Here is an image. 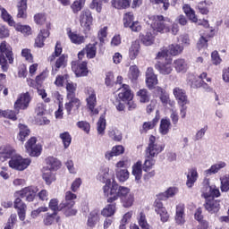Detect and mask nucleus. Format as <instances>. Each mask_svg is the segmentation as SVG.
<instances>
[{"label":"nucleus","instance_id":"obj_37","mask_svg":"<svg viewBox=\"0 0 229 229\" xmlns=\"http://www.w3.org/2000/svg\"><path fill=\"white\" fill-rule=\"evenodd\" d=\"M111 6L115 10H128L131 6V0H112Z\"/></svg>","mask_w":229,"mask_h":229},{"label":"nucleus","instance_id":"obj_28","mask_svg":"<svg viewBox=\"0 0 229 229\" xmlns=\"http://www.w3.org/2000/svg\"><path fill=\"white\" fill-rule=\"evenodd\" d=\"M120 92L118 93V98L121 101H130V99H133V94L131 93V89H130V85L123 84L119 89Z\"/></svg>","mask_w":229,"mask_h":229},{"label":"nucleus","instance_id":"obj_3","mask_svg":"<svg viewBox=\"0 0 229 229\" xmlns=\"http://www.w3.org/2000/svg\"><path fill=\"white\" fill-rule=\"evenodd\" d=\"M15 57L13 55V48L4 40L0 43V67L3 72H8L10 65H13Z\"/></svg>","mask_w":229,"mask_h":229},{"label":"nucleus","instance_id":"obj_38","mask_svg":"<svg viewBox=\"0 0 229 229\" xmlns=\"http://www.w3.org/2000/svg\"><path fill=\"white\" fill-rule=\"evenodd\" d=\"M206 189H208L209 192H204L202 194L205 199H214V198H219V196H221V191H219V188L216 186L212 187L210 185H207Z\"/></svg>","mask_w":229,"mask_h":229},{"label":"nucleus","instance_id":"obj_49","mask_svg":"<svg viewBox=\"0 0 229 229\" xmlns=\"http://www.w3.org/2000/svg\"><path fill=\"white\" fill-rule=\"evenodd\" d=\"M140 76V70H139V66L135 64L130 66L129 72H128L129 80H131V81L134 83V81H137V80H139Z\"/></svg>","mask_w":229,"mask_h":229},{"label":"nucleus","instance_id":"obj_5","mask_svg":"<svg viewBox=\"0 0 229 229\" xmlns=\"http://www.w3.org/2000/svg\"><path fill=\"white\" fill-rule=\"evenodd\" d=\"M94 18L92 17V12L89 9H84L81 11L80 14V23L81 26L84 29L83 33L87 38L89 33H90V30H92V22Z\"/></svg>","mask_w":229,"mask_h":229},{"label":"nucleus","instance_id":"obj_44","mask_svg":"<svg viewBox=\"0 0 229 229\" xmlns=\"http://www.w3.org/2000/svg\"><path fill=\"white\" fill-rule=\"evenodd\" d=\"M66 98L67 99L71 98H76V90L78 89V84L72 82V81H66Z\"/></svg>","mask_w":229,"mask_h":229},{"label":"nucleus","instance_id":"obj_2","mask_svg":"<svg viewBox=\"0 0 229 229\" xmlns=\"http://www.w3.org/2000/svg\"><path fill=\"white\" fill-rule=\"evenodd\" d=\"M111 192V195L113 196V198H111V201H117V199L120 198L124 208L133 207V203L135 202V195L131 193L130 188L121 186L119 183L115 182V181H113Z\"/></svg>","mask_w":229,"mask_h":229},{"label":"nucleus","instance_id":"obj_33","mask_svg":"<svg viewBox=\"0 0 229 229\" xmlns=\"http://www.w3.org/2000/svg\"><path fill=\"white\" fill-rule=\"evenodd\" d=\"M176 72L185 73L189 70V64L183 58H177L173 62Z\"/></svg>","mask_w":229,"mask_h":229},{"label":"nucleus","instance_id":"obj_46","mask_svg":"<svg viewBox=\"0 0 229 229\" xmlns=\"http://www.w3.org/2000/svg\"><path fill=\"white\" fill-rule=\"evenodd\" d=\"M42 179L46 185H51L53 182H56V174L53 173L52 170L46 169L42 174Z\"/></svg>","mask_w":229,"mask_h":229},{"label":"nucleus","instance_id":"obj_42","mask_svg":"<svg viewBox=\"0 0 229 229\" xmlns=\"http://www.w3.org/2000/svg\"><path fill=\"white\" fill-rule=\"evenodd\" d=\"M47 165L49 166L50 171H58L62 167V162L58 158L54 157H48L46 158Z\"/></svg>","mask_w":229,"mask_h":229},{"label":"nucleus","instance_id":"obj_51","mask_svg":"<svg viewBox=\"0 0 229 229\" xmlns=\"http://www.w3.org/2000/svg\"><path fill=\"white\" fill-rule=\"evenodd\" d=\"M13 27H14V29L19 31L20 33H22V35H24V37H30V35H31L32 31H31V27L30 25H22L21 23H14L13 25Z\"/></svg>","mask_w":229,"mask_h":229},{"label":"nucleus","instance_id":"obj_45","mask_svg":"<svg viewBox=\"0 0 229 229\" xmlns=\"http://www.w3.org/2000/svg\"><path fill=\"white\" fill-rule=\"evenodd\" d=\"M21 114V111L17 110H1L0 109V116L4 117L5 119H10L11 121H17V115Z\"/></svg>","mask_w":229,"mask_h":229},{"label":"nucleus","instance_id":"obj_23","mask_svg":"<svg viewBox=\"0 0 229 229\" xmlns=\"http://www.w3.org/2000/svg\"><path fill=\"white\" fill-rule=\"evenodd\" d=\"M17 19H28V0H18L17 5Z\"/></svg>","mask_w":229,"mask_h":229},{"label":"nucleus","instance_id":"obj_58","mask_svg":"<svg viewBox=\"0 0 229 229\" xmlns=\"http://www.w3.org/2000/svg\"><path fill=\"white\" fill-rule=\"evenodd\" d=\"M1 18L4 22H7L10 26H13L15 24V21H13V18L10 13H8V11L4 7H1Z\"/></svg>","mask_w":229,"mask_h":229},{"label":"nucleus","instance_id":"obj_41","mask_svg":"<svg viewBox=\"0 0 229 229\" xmlns=\"http://www.w3.org/2000/svg\"><path fill=\"white\" fill-rule=\"evenodd\" d=\"M182 11L185 13L186 17H188V19L191 21V22H198V16L196 15V11H194V9L191 7V4H183Z\"/></svg>","mask_w":229,"mask_h":229},{"label":"nucleus","instance_id":"obj_10","mask_svg":"<svg viewBox=\"0 0 229 229\" xmlns=\"http://www.w3.org/2000/svg\"><path fill=\"white\" fill-rule=\"evenodd\" d=\"M154 67L156 71H158L159 74L167 76L173 72V58L159 60L155 64Z\"/></svg>","mask_w":229,"mask_h":229},{"label":"nucleus","instance_id":"obj_35","mask_svg":"<svg viewBox=\"0 0 229 229\" xmlns=\"http://www.w3.org/2000/svg\"><path fill=\"white\" fill-rule=\"evenodd\" d=\"M142 161L138 160L133 165H132V174L137 182V183H140V180H142Z\"/></svg>","mask_w":229,"mask_h":229},{"label":"nucleus","instance_id":"obj_57","mask_svg":"<svg viewBox=\"0 0 229 229\" xmlns=\"http://www.w3.org/2000/svg\"><path fill=\"white\" fill-rule=\"evenodd\" d=\"M97 130L99 135H105V130H106V119H105V114L99 117L97 123Z\"/></svg>","mask_w":229,"mask_h":229},{"label":"nucleus","instance_id":"obj_7","mask_svg":"<svg viewBox=\"0 0 229 229\" xmlns=\"http://www.w3.org/2000/svg\"><path fill=\"white\" fill-rule=\"evenodd\" d=\"M37 137H30L25 143L26 153L30 157H40L42 155V145L37 143Z\"/></svg>","mask_w":229,"mask_h":229},{"label":"nucleus","instance_id":"obj_32","mask_svg":"<svg viewBox=\"0 0 229 229\" xmlns=\"http://www.w3.org/2000/svg\"><path fill=\"white\" fill-rule=\"evenodd\" d=\"M18 128H19V133L17 136L18 140H20V142H22V143L26 142V139H28V137H30L31 133V130H30V127H28V125L24 123H19Z\"/></svg>","mask_w":229,"mask_h":229},{"label":"nucleus","instance_id":"obj_36","mask_svg":"<svg viewBox=\"0 0 229 229\" xmlns=\"http://www.w3.org/2000/svg\"><path fill=\"white\" fill-rule=\"evenodd\" d=\"M140 53V43L139 40H134L129 48V58L130 60H135Z\"/></svg>","mask_w":229,"mask_h":229},{"label":"nucleus","instance_id":"obj_63","mask_svg":"<svg viewBox=\"0 0 229 229\" xmlns=\"http://www.w3.org/2000/svg\"><path fill=\"white\" fill-rule=\"evenodd\" d=\"M83 6H85V2H83L82 0H75L72 4L71 8L73 13H80V12L83 10Z\"/></svg>","mask_w":229,"mask_h":229},{"label":"nucleus","instance_id":"obj_50","mask_svg":"<svg viewBox=\"0 0 229 229\" xmlns=\"http://www.w3.org/2000/svg\"><path fill=\"white\" fill-rule=\"evenodd\" d=\"M208 6H210L208 1L203 0L198 3L196 10H198L201 15H208V13H210V9H208Z\"/></svg>","mask_w":229,"mask_h":229},{"label":"nucleus","instance_id":"obj_39","mask_svg":"<svg viewBox=\"0 0 229 229\" xmlns=\"http://www.w3.org/2000/svg\"><path fill=\"white\" fill-rule=\"evenodd\" d=\"M67 35L72 44H76L77 46L85 44V37L80 34H77L76 32H72L71 29H69V30L67 31Z\"/></svg>","mask_w":229,"mask_h":229},{"label":"nucleus","instance_id":"obj_12","mask_svg":"<svg viewBox=\"0 0 229 229\" xmlns=\"http://www.w3.org/2000/svg\"><path fill=\"white\" fill-rule=\"evenodd\" d=\"M30 103H31V95L30 92L21 93L18 96V98L14 102L13 108L16 112L21 110H28L30 107Z\"/></svg>","mask_w":229,"mask_h":229},{"label":"nucleus","instance_id":"obj_25","mask_svg":"<svg viewBox=\"0 0 229 229\" xmlns=\"http://www.w3.org/2000/svg\"><path fill=\"white\" fill-rule=\"evenodd\" d=\"M204 208H206L209 214H217L219 208H221V204H219V200H216V199H206Z\"/></svg>","mask_w":229,"mask_h":229},{"label":"nucleus","instance_id":"obj_43","mask_svg":"<svg viewBox=\"0 0 229 229\" xmlns=\"http://www.w3.org/2000/svg\"><path fill=\"white\" fill-rule=\"evenodd\" d=\"M157 92L159 96V99L162 105H164V106H166V105H169V103L171 102V98H169V93L161 87L157 88Z\"/></svg>","mask_w":229,"mask_h":229},{"label":"nucleus","instance_id":"obj_17","mask_svg":"<svg viewBox=\"0 0 229 229\" xmlns=\"http://www.w3.org/2000/svg\"><path fill=\"white\" fill-rule=\"evenodd\" d=\"M13 208H15V210H17V215L20 221H25L26 210H28V206L26 205V203H24V201H22V199L17 197L14 199Z\"/></svg>","mask_w":229,"mask_h":229},{"label":"nucleus","instance_id":"obj_31","mask_svg":"<svg viewBox=\"0 0 229 229\" xmlns=\"http://www.w3.org/2000/svg\"><path fill=\"white\" fill-rule=\"evenodd\" d=\"M175 223L185 225V204H178L175 209Z\"/></svg>","mask_w":229,"mask_h":229},{"label":"nucleus","instance_id":"obj_19","mask_svg":"<svg viewBox=\"0 0 229 229\" xmlns=\"http://www.w3.org/2000/svg\"><path fill=\"white\" fill-rule=\"evenodd\" d=\"M173 94L178 105H189L190 101L189 98L187 97V91H185V89L180 87H175L173 89Z\"/></svg>","mask_w":229,"mask_h":229},{"label":"nucleus","instance_id":"obj_20","mask_svg":"<svg viewBox=\"0 0 229 229\" xmlns=\"http://www.w3.org/2000/svg\"><path fill=\"white\" fill-rule=\"evenodd\" d=\"M16 194L20 196V198H26V201L31 203V201H35V197L37 196V191L31 186L25 187L21 191H16Z\"/></svg>","mask_w":229,"mask_h":229},{"label":"nucleus","instance_id":"obj_13","mask_svg":"<svg viewBox=\"0 0 229 229\" xmlns=\"http://www.w3.org/2000/svg\"><path fill=\"white\" fill-rule=\"evenodd\" d=\"M51 22L46 23V29L40 30L38 36L35 38V47H44L46 46V39L49 38L51 35Z\"/></svg>","mask_w":229,"mask_h":229},{"label":"nucleus","instance_id":"obj_16","mask_svg":"<svg viewBox=\"0 0 229 229\" xmlns=\"http://www.w3.org/2000/svg\"><path fill=\"white\" fill-rule=\"evenodd\" d=\"M153 208L156 214L159 216L162 223H167V221H169V212H167V208L164 207V203L162 201L155 199Z\"/></svg>","mask_w":229,"mask_h":229},{"label":"nucleus","instance_id":"obj_21","mask_svg":"<svg viewBox=\"0 0 229 229\" xmlns=\"http://www.w3.org/2000/svg\"><path fill=\"white\" fill-rule=\"evenodd\" d=\"M158 121H160V111L157 110L156 116L150 122H144L142 124V128L140 129V133L141 135L143 133H148L149 130H153L157 124H158Z\"/></svg>","mask_w":229,"mask_h":229},{"label":"nucleus","instance_id":"obj_55","mask_svg":"<svg viewBox=\"0 0 229 229\" xmlns=\"http://www.w3.org/2000/svg\"><path fill=\"white\" fill-rule=\"evenodd\" d=\"M225 167H226V163L225 162L212 165L209 169L206 170V174H216V173H219Z\"/></svg>","mask_w":229,"mask_h":229},{"label":"nucleus","instance_id":"obj_14","mask_svg":"<svg viewBox=\"0 0 229 229\" xmlns=\"http://www.w3.org/2000/svg\"><path fill=\"white\" fill-rule=\"evenodd\" d=\"M69 102L64 104V108L68 115L71 114H80V108L81 107V100L80 98L73 97L67 98Z\"/></svg>","mask_w":229,"mask_h":229},{"label":"nucleus","instance_id":"obj_27","mask_svg":"<svg viewBox=\"0 0 229 229\" xmlns=\"http://www.w3.org/2000/svg\"><path fill=\"white\" fill-rule=\"evenodd\" d=\"M178 194V188L169 187L165 192H160L156 195V200L167 201L169 198H174Z\"/></svg>","mask_w":229,"mask_h":229},{"label":"nucleus","instance_id":"obj_62","mask_svg":"<svg viewBox=\"0 0 229 229\" xmlns=\"http://www.w3.org/2000/svg\"><path fill=\"white\" fill-rule=\"evenodd\" d=\"M221 185L220 191L221 192H229V174H225L220 178Z\"/></svg>","mask_w":229,"mask_h":229},{"label":"nucleus","instance_id":"obj_34","mask_svg":"<svg viewBox=\"0 0 229 229\" xmlns=\"http://www.w3.org/2000/svg\"><path fill=\"white\" fill-rule=\"evenodd\" d=\"M124 154V147L123 145H116L112 148L111 151H107L105 154L106 160H112L114 157H119Z\"/></svg>","mask_w":229,"mask_h":229},{"label":"nucleus","instance_id":"obj_26","mask_svg":"<svg viewBox=\"0 0 229 229\" xmlns=\"http://www.w3.org/2000/svg\"><path fill=\"white\" fill-rule=\"evenodd\" d=\"M101 221V216H99V209L95 208L91 210L88 216L87 226L89 228H96V225Z\"/></svg>","mask_w":229,"mask_h":229},{"label":"nucleus","instance_id":"obj_29","mask_svg":"<svg viewBox=\"0 0 229 229\" xmlns=\"http://www.w3.org/2000/svg\"><path fill=\"white\" fill-rule=\"evenodd\" d=\"M67 58H69L67 55L63 54L55 60V63L52 67V74H56L60 69H65L67 67Z\"/></svg>","mask_w":229,"mask_h":229},{"label":"nucleus","instance_id":"obj_8","mask_svg":"<svg viewBox=\"0 0 229 229\" xmlns=\"http://www.w3.org/2000/svg\"><path fill=\"white\" fill-rule=\"evenodd\" d=\"M87 107L94 115H98L99 114V110L96 108L98 106V98H96V91L92 88H88L85 90Z\"/></svg>","mask_w":229,"mask_h":229},{"label":"nucleus","instance_id":"obj_9","mask_svg":"<svg viewBox=\"0 0 229 229\" xmlns=\"http://www.w3.org/2000/svg\"><path fill=\"white\" fill-rule=\"evenodd\" d=\"M31 164V159L23 158L21 156H14L9 160V167L16 171H24Z\"/></svg>","mask_w":229,"mask_h":229},{"label":"nucleus","instance_id":"obj_24","mask_svg":"<svg viewBox=\"0 0 229 229\" xmlns=\"http://www.w3.org/2000/svg\"><path fill=\"white\" fill-rule=\"evenodd\" d=\"M74 205H76V202H62L61 212H63L66 217L76 216V214H78V209L74 208Z\"/></svg>","mask_w":229,"mask_h":229},{"label":"nucleus","instance_id":"obj_53","mask_svg":"<svg viewBox=\"0 0 229 229\" xmlns=\"http://www.w3.org/2000/svg\"><path fill=\"white\" fill-rule=\"evenodd\" d=\"M169 130H171V121L165 118L161 119L159 133H161V135H167V133H169Z\"/></svg>","mask_w":229,"mask_h":229},{"label":"nucleus","instance_id":"obj_52","mask_svg":"<svg viewBox=\"0 0 229 229\" xmlns=\"http://www.w3.org/2000/svg\"><path fill=\"white\" fill-rule=\"evenodd\" d=\"M64 48L62 47V42L56 41L54 53L48 57L49 62H55L56 58L62 56Z\"/></svg>","mask_w":229,"mask_h":229},{"label":"nucleus","instance_id":"obj_15","mask_svg":"<svg viewBox=\"0 0 229 229\" xmlns=\"http://www.w3.org/2000/svg\"><path fill=\"white\" fill-rule=\"evenodd\" d=\"M151 28L154 30V31H158L159 33H169V31H171V29L165 26L164 16L162 15L154 17L151 23Z\"/></svg>","mask_w":229,"mask_h":229},{"label":"nucleus","instance_id":"obj_61","mask_svg":"<svg viewBox=\"0 0 229 229\" xmlns=\"http://www.w3.org/2000/svg\"><path fill=\"white\" fill-rule=\"evenodd\" d=\"M135 16L132 12H127L123 14V22L124 28H130L131 24L133 22Z\"/></svg>","mask_w":229,"mask_h":229},{"label":"nucleus","instance_id":"obj_18","mask_svg":"<svg viewBox=\"0 0 229 229\" xmlns=\"http://www.w3.org/2000/svg\"><path fill=\"white\" fill-rule=\"evenodd\" d=\"M146 85L149 90H153L158 85V75L155 74L153 67H148L146 71Z\"/></svg>","mask_w":229,"mask_h":229},{"label":"nucleus","instance_id":"obj_1","mask_svg":"<svg viewBox=\"0 0 229 229\" xmlns=\"http://www.w3.org/2000/svg\"><path fill=\"white\" fill-rule=\"evenodd\" d=\"M165 149V144L157 142V137L150 135L148 138V143L145 149V161L142 165L143 171L147 174L143 175V180L148 182L150 178H153L157 173L152 170L157 164V157ZM151 171V172H149Z\"/></svg>","mask_w":229,"mask_h":229},{"label":"nucleus","instance_id":"obj_54","mask_svg":"<svg viewBox=\"0 0 229 229\" xmlns=\"http://www.w3.org/2000/svg\"><path fill=\"white\" fill-rule=\"evenodd\" d=\"M59 139H61L64 149H67L71 146V142H72V136H71L69 131L60 133Z\"/></svg>","mask_w":229,"mask_h":229},{"label":"nucleus","instance_id":"obj_6","mask_svg":"<svg viewBox=\"0 0 229 229\" xmlns=\"http://www.w3.org/2000/svg\"><path fill=\"white\" fill-rule=\"evenodd\" d=\"M85 55L89 60L96 58V55H98V41H96V37L93 38V43H89L78 53L79 60H83Z\"/></svg>","mask_w":229,"mask_h":229},{"label":"nucleus","instance_id":"obj_30","mask_svg":"<svg viewBox=\"0 0 229 229\" xmlns=\"http://www.w3.org/2000/svg\"><path fill=\"white\" fill-rule=\"evenodd\" d=\"M13 148L10 145H3L0 147V161L6 162L9 158H12L13 155Z\"/></svg>","mask_w":229,"mask_h":229},{"label":"nucleus","instance_id":"obj_64","mask_svg":"<svg viewBox=\"0 0 229 229\" xmlns=\"http://www.w3.org/2000/svg\"><path fill=\"white\" fill-rule=\"evenodd\" d=\"M138 223L141 229H153V227H151V225L148 224V220L146 219V215L142 212L140 213Z\"/></svg>","mask_w":229,"mask_h":229},{"label":"nucleus","instance_id":"obj_47","mask_svg":"<svg viewBox=\"0 0 229 229\" xmlns=\"http://www.w3.org/2000/svg\"><path fill=\"white\" fill-rule=\"evenodd\" d=\"M60 216H58L57 213H47L43 218V224L45 226H51V225H55V221H58Z\"/></svg>","mask_w":229,"mask_h":229},{"label":"nucleus","instance_id":"obj_48","mask_svg":"<svg viewBox=\"0 0 229 229\" xmlns=\"http://www.w3.org/2000/svg\"><path fill=\"white\" fill-rule=\"evenodd\" d=\"M167 49L168 55H171V56H179V55L183 53V46L180 44H171L168 46Z\"/></svg>","mask_w":229,"mask_h":229},{"label":"nucleus","instance_id":"obj_40","mask_svg":"<svg viewBox=\"0 0 229 229\" xmlns=\"http://www.w3.org/2000/svg\"><path fill=\"white\" fill-rule=\"evenodd\" d=\"M139 38L143 46H153L155 44V36L148 31L145 34L140 33Z\"/></svg>","mask_w":229,"mask_h":229},{"label":"nucleus","instance_id":"obj_22","mask_svg":"<svg viewBox=\"0 0 229 229\" xmlns=\"http://www.w3.org/2000/svg\"><path fill=\"white\" fill-rule=\"evenodd\" d=\"M186 186L188 189H192L194 187V183L198 182V178H199V174H198V168L192 167L188 170L186 174Z\"/></svg>","mask_w":229,"mask_h":229},{"label":"nucleus","instance_id":"obj_4","mask_svg":"<svg viewBox=\"0 0 229 229\" xmlns=\"http://www.w3.org/2000/svg\"><path fill=\"white\" fill-rule=\"evenodd\" d=\"M104 196L106 198L108 204L101 210V216L103 217H112L117 212V203H115L116 200H112L114 195H112L111 190H108V186L104 188Z\"/></svg>","mask_w":229,"mask_h":229},{"label":"nucleus","instance_id":"obj_56","mask_svg":"<svg viewBox=\"0 0 229 229\" xmlns=\"http://www.w3.org/2000/svg\"><path fill=\"white\" fill-rule=\"evenodd\" d=\"M58 199H51L48 203V208L52 210L54 214H58V212H62V203L59 204Z\"/></svg>","mask_w":229,"mask_h":229},{"label":"nucleus","instance_id":"obj_59","mask_svg":"<svg viewBox=\"0 0 229 229\" xmlns=\"http://www.w3.org/2000/svg\"><path fill=\"white\" fill-rule=\"evenodd\" d=\"M137 96L140 98V103H149L150 95L149 91L146 89H141L137 92Z\"/></svg>","mask_w":229,"mask_h":229},{"label":"nucleus","instance_id":"obj_11","mask_svg":"<svg viewBox=\"0 0 229 229\" xmlns=\"http://www.w3.org/2000/svg\"><path fill=\"white\" fill-rule=\"evenodd\" d=\"M89 63L87 61H72V70L76 78H83L89 76Z\"/></svg>","mask_w":229,"mask_h":229},{"label":"nucleus","instance_id":"obj_60","mask_svg":"<svg viewBox=\"0 0 229 229\" xmlns=\"http://www.w3.org/2000/svg\"><path fill=\"white\" fill-rule=\"evenodd\" d=\"M108 37V27H104L99 30L98 33V38L99 40V47H103L105 46V38Z\"/></svg>","mask_w":229,"mask_h":229}]
</instances>
